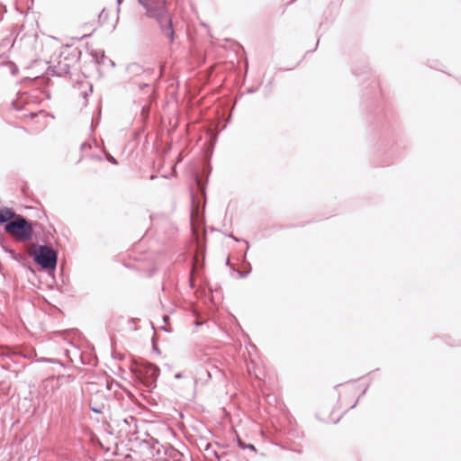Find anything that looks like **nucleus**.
Listing matches in <instances>:
<instances>
[{
	"mask_svg": "<svg viewBox=\"0 0 461 461\" xmlns=\"http://www.w3.org/2000/svg\"><path fill=\"white\" fill-rule=\"evenodd\" d=\"M138 3L145 8L148 17L157 20L162 33L170 41H173L175 31L171 16L167 9L166 0H138Z\"/></svg>",
	"mask_w": 461,
	"mask_h": 461,
	"instance_id": "nucleus-1",
	"label": "nucleus"
},
{
	"mask_svg": "<svg viewBox=\"0 0 461 461\" xmlns=\"http://www.w3.org/2000/svg\"><path fill=\"white\" fill-rule=\"evenodd\" d=\"M210 170L205 171V177L195 173L194 175V181L196 185V194L191 192L192 208H191V220H200L203 216V210L205 206L206 198V184L208 181V175Z\"/></svg>",
	"mask_w": 461,
	"mask_h": 461,
	"instance_id": "nucleus-2",
	"label": "nucleus"
},
{
	"mask_svg": "<svg viewBox=\"0 0 461 461\" xmlns=\"http://www.w3.org/2000/svg\"><path fill=\"white\" fill-rule=\"evenodd\" d=\"M35 222L29 221L24 216H18L10 223L5 224L4 230L15 241L27 242L33 237V226Z\"/></svg>",
	"mask_w": 461,
	"mask_h": 461,
	"instance_id": "nucleus-3",
	"label": "nucleus"
},
{
	"mask_svg": "<svg viewBox=\"0 0 461 461\" xmlns=\"http://www.w3.org/2000/svg\"><path fill=\"white\" fill-rule=\"evenodd\" d=\"M81 51L77 48H64L56 65L49 67V73L52 76L64 77L70 73L73 68L80 59Z\"/></svg>",
	"mask_w": 461,
	"mask_h": 461,
	"instance_id": "nucleus-4",
	"label": "nucleus"
},
{
	"mask_svg": "<svg viewBox=\"0 0 461 461\" xmlns=\"http://www.w3.org/2000/svg\"><path fill=\"white\" fill-rule=\"evenodd\" d=\"M32 258L42 269L55 270L58 263V252L50 246L35 245Z\"/></svg>",
	"mask_w": 461,
	"mask_h": 461,
	"instance_id": "nucleus-5",
	"label": "nucleus"
},
{
	"mask_svg": "<svg viewBox=\"0 0 461 461\" xmlns=\"http://www.w3.org/2000/svg\"><path fill=\"white\" fill-rule=\"evenodd\" d=\"M221 118L222 117H213L212 119L208 120L204 125L205 132L208 136V146L211 150L213 149L216 144L219 133L226 128L228 122L231 119V117H228V120L220 127Z\"/></svg>",
	"mask_w": 461,
	"mask_h": 461,
	"instance_id": "nucleus-6",
	"label": "nucleus"
},
{
	"mask_svg": "<svg viewBox=\"0 0 461 461\" xmlns=\"http://www.w3.org/2000/svg\"><path fill=\"white\" fill-rule=\"evenodd\" d=\"M137 375L142 384L151 390L156 386V381L159 375V368L152 364H146L137 371Z\"/></svg>",
	"mask_w": 461,
	"mask_h": 461,
	"instance_id": "nucleus-7",
	"label": "nucleus"
},
{
	"mask_svg": "<svg viewBox=\"0 0 461 461\" xmlns=\"http://www.w3.org/2000/svg\"><path fill=\"white\" fill-rule=\"evenodd\" d=\"M138 420L133 416H129L122 420L120 427L121 431L125 432L128 436H134L138 433Z\"/></svg>",
	"mask_w": 461,
	"mask_h": 461,
	"instance_id": "nucleus-8",
	"label": "nucleus"
},
{
	"mask_svg": "<svg viewBox=\"0 0 461 461\" xmlns=\"http://www.w3.org/2000/svg\"><path fill=\"white\" fill-rule=\"evenodd\" d=\"M179 117H159V126L162 131L170 134L178 125Z\"/></svg>",
	"mask_w": 461,
	"mask_h": 461,
	"instance_id": "nucleus-9",
	"label": "nucleus"
},
{
	"mask_svg": "<svg viewBox=\"0 0 461 461\" xmlns=\"http://www.w3.org/2000/svg\"><path fill=\"white\" fill-rule=\"evenodd\" d=\"M18 214L9 207H0V225H5L14 221Z\"/></svg>",
	"mask_w": 461,
	"mask_h": 461,
	"instance_id": "nucleus-10",
	"label": "nucleus"
},
{
	"mask_svg": "<svg viewBox=\"0 0 461 461\" xmlns=\"http://www.w3.org/2000/svg\"><path fill=\"white\" fill-rule=\"evenodd\" d=\"M164 451V461H182L183 454L172 446L162 447Z\"/></svg>",
	"mask_w": 461,
	"mask_h": 461,
	"instance_id": "nucleus-11",
	"label": "nucleus"
},
{
	"mask_svg": "<svg viewBox=\"0 0 461 461\" xmlns=\"http://www.w3.org/2000/svg\"><path fill=\"white\" fill-rule=\"evenodd\" d=\"M126 71L131 77H140L146 72L145 69L138 63L129 64L126 68Z\"/></svg>",
	"mask_w": 461,
	"mask_h": 461,
	"instance_id": "nucleus-12",
	"label": "nucleus"
},
{
	"mask_svg": "<svg viewBox=\"0 0 461 461\" xmlns=\"http://www.w3.org/2000/svg\"><path fill=\"white\" fill-rule=\"evenodd\" d=\"M104 409V405L103 403H100V404H92V402H90V410L93 411V412H95V413H102Z\"/></svg>",
	"mask_w": 461,
	"mask_h": 461,
	"instance_id": "nucleus-13",
	"label": "nucleus"
},
{
	"mask_svg": "<svg viewBox=\"0 0 461 461\" xmlns=\"http://www.w3.org/2000/svg\"><path fill=\"white\" fill-rule=\"evenodd\" d=\"M16 352L10 348H4L0 349V356H6L11 357L12 356L15 355Z\"/></svg>",
	"mask_w": 461,
	"mask_h": 461,
	"instance_id": "nucleus-14",
	"label": "nucleus"
},
{
	"mask_svg": "<svg viewBox=\"0 0 461 461\" xmlns=\"http://www.w3.org/2000/svg\"><path fill=\"white\" fill-rule=\"evenodd\" d=\"M244 263L248 266V269L246 271H240L239 272L240 277H242V278L248 276L249 274L251 272V269H252L250 263L246 261V258L245 257H244Z\"/></svg>",
	"mask_w": 461,
	"mask_h": 461,
	"instance_id": "nucleus-15",
	"label": "nucleus"
},
{
	"mask_svg": "<svg viewBox=\"0 0 461 461\" xmlns=\"http://www.w3.org/2000/svg\"><path fill=\"white\" fill-rule=\"evenodd\" d=\"M137 107L140 108V115H148L149 113L150 105L148 104L138 105Z\"/></svg>",
	"mask_w": 461,
	"mask_h": 461,
	"instance_id": "nucleus-16",
	"label": "nucleus"
},
{
	"mask_svg": "<svg viewBox=\"0 0 461 461\" xmlns=\"http://www.w3.org/2000/svg\"><path fill=\"white\" fill-rule=\"evenodd\" d=\"M4 250L8 253L14 260L19 259V255L13 249L7 247H3Z\"/></svg>",
	"mask_w": 461,
	"mask_h": 461,
	"instance_id": "nucleus-17",
	"label": "nucleus"
},
{
	"mask_svg": "<svg viewBox=\"0 0 461 461\" xmlns=\"http://www.w3.org/2000/svg\"><path fill=\"white\" fill-rule=\"evenodd\" d=\"M239 447H240V448H242V449H246V448H248V449H250V450H252V451H256V447H254V445H252V444H250V443H249V444L244 443V442H242L241 440H239Z\"/></svg>",
	"mask_w": 461,
	"mask_h": 461,
	"instance_id": "nucleus-18",
	"label": "nucleus"
},
{
	"mask_svg": "<svg viewBox=\"0 0 461 461\" xmlns=\"http://www.w3.org/2000/svg\"><path fill=\"white\" fill-rule=\"evenodd\" d=\"M203 264H200L197 256L193 260L192 274L196 271L198 267H202Z\"/></svg>",
	"mask_w": 461,
	"mask_h": 461,
	"instance_id": "nucleus-19",
	"label": "nucleus"
},
{
	"mask_svg": "<svg viewBox=\"0 0 461 461\" xmlns=\"http://www.w3.org/2000/svg\"><path fill=\"white\" fill-rule=\"evenodd\" d=\"M93 92V86L92 85H88V88L87 90H84L83 92H81V95L84 99H86V97L91 95Z\"/></svg>",
	"mask_w": 461,
	"mask_h": 461,
	"instance_id": "nucleus-20",
	"label": "nucleus"
},
{
	"mask_svg": "<svg viewBox=\"0 0 461 461\" xmlns=\"http://www.w3.org/2000/svg\"><path fill=\"white\" fill-rule=\"evenodd\" d=\"M95 59H96L97 64H103L105 59L104 52V51L100 52V59H98L97 55L95 56Z\"/></svg>",
	"mask_w": 461,
	"mask_h": 461,
	"instance_id": "nucleus-21",
	"label": "nucleus"
},
{
	"mask_svg": "<svg viewBox=\"0 0 461 461\" xmlns=\"http://www.w3.org/2000/svg\"><path fill=\"white\" fill-rule=\"evenodd\" d=\"M106 159L111 162L112 164H114V165H117L118 164V161L116 160V158H114L111 154L107 153L106 154Z\"/></svg>",
	"mask_w": 461,
	"mask_h": 461,
	"instance_id": "nucleus-22",
	"label": "nucleus"
},
{
	"mask_svg": "<svg viewBox=\"0 0 461 461\" xmlns=\"http://www.w3.org/2000/svg\"><path fill=\"white\" fill-rule=\"evenodd\" d=\"M11 105L13 109L16 112H20L22 110V106L18 104L15 101H12Z\"/></svg>",
	"mask_w": 461,
	"mask_h": 461,
	"instance_id": "nucleus-23",
	"label": "nucleus"
},
{
	"mask_svg": "<svg viewBox=\"0 0 461 461\" xmlns=\"http://www.w3.org/2000/svg\"><path fill=\"white\" fill-rule=\"evenodd\" d=\"M91 146L87 142H84L80 146L81 151H86V149H90Z\"/></svg>",
	"mask_w": 461,
	"mask_h": 461,
	"instance_id": "nucleus-24",
	"label": "nucleus"
},
{
	"mask_svg": "<svg viewBox=\"0 0 461 461\" xmlns=\"http://www.w3.org/2000/svg\"><path fill=\"white\" fill-rule=\"evenodd\" d=\"M97 119H100V117H97ZM99 122V120H97L96 122H95L94 120H92L91 122V129L92 131L94 130V128L98 124Z\"/></svg>",
	"mask_w": 461,
	"mask_h": 461,
	"instance_id": "nucleus-25",
	"label": "nucleus"
},
{
	"mask_svg": "<svg viewBox=\"0 0 461 461\" xmlns=\"http://www.w3.org/2000/svg\"><path fill=\"white\" fill-rule=\"evenodd\" d=\"M450 346H459L461 344L460 339H456L453 343L447 342Z\"/></svg>",
	"mask_w": 461,
	"mask_h": 461,
	"instance_id": "nucleus-26",
	"label": "nucleus"
},
{
	"mask_svg": "<svg viewBox=\"0 0 461 461\" xmlns=\"http://www.w3.org/2000/svg\"><path fill=\"white\" fill-rule=\"evenodd\" d=\"M144 87H149V85L148 83L140 84V89H143Z\"/></svg>",
	"mask_w": 461,
	"mask_h": 461,
	"instance_id": "nucleus-27",
	"label": "nucleus"
},
{
	"mask_svg": "<svg viewBox=\"0 0 461 461\" xmlns=\"http://www.w3.org/2000/svg\"><path fill=\"white\" fill-rule=\"evenodd\" d=\"M25 115L32 116V115H37V113L34 112H30V113H26Z\"/></svg>",
	"mask_w": 461,
	"mask_h": 461,
	"instance_id": "nucleus-28",
	"label": "nucleus"
},
{
	"mask_svg": "<svg viewBox=\"0 0 461 461\" xmlns=\"http://www.w3.org/2000/svg\"><path fill=\"white\" fill-rule=\"evenodd\" d=\"M243 241L246 243V245H247V250H248V249H249V241H247V240H244Z\"/></svg>",
	"mask_w": 461,
	"mask_h": 461,
	"instance_id": "nucleus-29",
	"label": "nucleus"
},
{
	"mask_svg": "<svg viewBox=\"0 0 461 461\" xmlns=\"http://www.w3.org/2000/svg\"><path fill=\"white\" fill-rule=\"evenodd\" d=\"M109 62L111 63V66H112V67H114V66H115V63H114L113 60H111V59H110V60H109Z\"/></svg>",
	"mask_w": 461,
	"mask_h": 461,
	"instance_id": "nucleus-30",
	"label": "nucleus"
},
{
	"mask_svg": "<svg viewBox=\"0 0 461 461\" xmlns=\"http://www.w3.org/2000/svg\"><path fill=\"white\" fill-rule=\"evenodd\" d=\"M156 177H157V176H156V175H151L149 178H150L151 180H153V179H155Z\"/></svg>",
	"mask_w": 461,
	"mask_h": 461,
	"instance_id": "nucleus-31",
	"label": "nucleus"
},
{
	"mask_svg": "<svg viewBox=\"0 0 461 461\" xmlns=\"http://www.w3.org/2000/svg\"><path fill=\"white\" fill-rule=\"evenodd\" d=\"M175 376H176V378H180L182 375H181V374H176Z\"/></svg>",
	"mask_w": 461,
	"mask_h": 461,
	"instance_id": "nucleus-32",
	"label": "nucleus"
},
{
	"mask_svg": "<svg viewBox=\"0 0 461 461\" xmlns=\"http://www.w3.org/2000/svg\"><path fill=\"white\" fill-rule=\"evenodd\" d=\"M104 10L101 11V13H100V17H102V15L104 14Z\"/></svg>",
	"mask_w": 461,
	"mask_h": 461,
	"instance_id": "nucleus-33",
	"label": "nucleus"
},
{
	"mask_svg": "<svg viewBox=\"0 0 461 461\" xmlns=\"http://www.w3.org/2000/svg\"><path fill=\"white\" fill-rule=\"evenodd\" d=\"M231 238H233L236 241H240L239 239L234 238L232 235H230Z\"/></svg>",
	"mask_w": 461,
	"mask_h": 461,
	"instance_id": "nucleus-34",
	"label": "nucleus"
},
{
	"mask_svg": "<svg viewBox=\"0 0 461 461\" xmlns=\"http://www.w3.org/2000/svg\"><path fill=\"white\" fill-rule=\"evenodd\" d=\"M190 281H191V285L193 286V285H193L194 280H193V278H192V277H191V280H190Z\"/></svg>",
	"mask_w": 461,
	"mask_h": 461,
	"instance_id": "nucleus-35",
	"label": "nucleus"
},
{
	"mask_svg": "<svg viewBox=\"0 0 461 461\" xmlns=\"http://www.w3.org/2000/svg\"><path fill=\"white\" fill-rule=\"evenodd\" d=\"M356 405H357V402H355V403L351 406V408L356 407Z\"/></svg>",
	"mask_w": 461,
	"mask_h": 461,
	"instance_id": "nucleus-36",
	"label": "nucleus"
},
{
	"mask_svg": "<svg viewBox=\"0 0 461 461\" xmlns=\"http://www.w3.org/2000/svg\"><path fill=\"white\" fill-rule=\"evenodd\" d=\"M167 316L163 317V320H164L165 321H167Z\"/></svg>",
	"mask_w": 461,
	"mask_h": 461,
	"instance_id": "nucleus-37",
	"label": "nucleus"
},
{
	"mask_svg": "<svg viewBox=\"0 0 461 461\" xmlns=\"http://www.w3.org/2000/svg\"><path fill=\"white\" fill-rule=\"evenodd\" d=\"M117 1H118L119 4L121 3V0H117Z\"/></svg>",
	"mask_w": 461,
	"mask_h": 461,
	"instance_id": "nucleus-38",
	"label": "nucleus"
}]
</instances>
